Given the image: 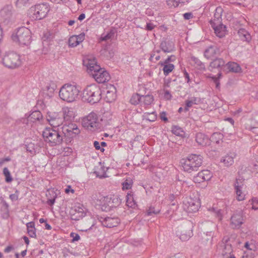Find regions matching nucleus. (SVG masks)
<instances>
[{
    "label": "nucleus",
    "mask_w": 258,
    "mask_h": 258,
    "mask_svg": "<svg viewBox=\"0 0 258 258\" xmlns=\"http://www.w3.org/2000/svg\"><path fill=\"white\" fill-rule=\"evenodd\" d=\"M155 27V25H154L152 23H147L146 29L147 30L151 31Z\"/></svg>",
    "instance_id": "63"
},
{
    "label": "nucleus",
    "mask_w": 258,
    "mask_h": 258,
    "mask_svg": "<svg viewBox=\"0 0 258 258\" xmlns=\"http://www.w3.org/2000/svg\"><path fill=\"white\" fill-rule=\"evenodd\" d=\"M116 89L113 85L110 86V90H107L106 98L107 102H112L116 98L115 95Z\"/></svg>",
    "instance_id": "27"
},
{
    "label": "nucleus",
    "mask_w": 258,
    "mask_h": 258,
    "mask_svg": "<svg viewBox=\"0 0 258 258\" xmlns=\"http://www.w3.org/2000/svg\"><path fill=\"white\" fill-rule=\"evenodd\" d=\"M94 146L95 148V149L97 150H100L102 152H103L104 151V149L103 148L100 147V144L98 141H94Z\"/></svg>",
    "instance_id": "55"
},
{
    "label": "nucleus",
    "mask_w": 258,
    "mask_h": 258,
    "mask_svg": "<svg viewBox=\"0 0 258 258\" xmlns=\"http://www.w3.org/2000/svg\"><path fill=\"white\" fill-rule=\"evenodd\" d=\"M163 66V71L164 75L165 76L168 75L174 68V66L173 64L165 63Z\"/></svg>",
    "instance_id": "36"
},
{
    "label": "nucleus",
    "mask_w": 258,
    "mask_h": 258,
    "mask_svg": "<svg viewBox=\"0 0 258 258\" xmlns=\"http://www.w3.org/2000/svg\"><path fill=\"white\" fill-rule=\"evenodd\" d=\"M189 0H167V4L168 6L177 7L180 3L185 4L188 3Z\"/></svg>",
    "instance_id": "35"
},
{
    "label": "nucleus",
    "mask_w": 258,
    "mask_h": 258,
    "mask_svg": "<svg viewBox=\"0 0 258 258\" xmlns=\"http://www.w3.org/2000/svg\"><path fill=\"white\" fill-rule=\"evenodd\" d=\"M210 24L214 30V32L217 36L219 38L223 37L226 32V27L225 25L220 23H216L215 21H210Z\"/></svg>",
    "instance_id": "13"
},
{
    "label": "nucleus",
    "mask_w": 258,
    "mask_h": 258,
    "mask_svg": "<svg viewBox=\"0 0 258 258\" xmlns=\"http://www.w3.org/2000/svg\"><path fill=\"white\" fill-rule=\"evenodd\" d=\"M193 17V15L191 13H186L183 14V18L185 20H189Z\"/></svg>",
    "instance_id": "60"
},
{
    "label": "nucleus",
    "mask_w": 258,
    "mask_h": 258,
    "mask_svg": "<svg viewBox=\"0 0 258 258\" xmlns=\"http://www.w3.org/2000/svg\"><path fill=\"white\" fill-rule=\"evenodd\" d=\"M80 133L75 124H64L57 128H46L43 132V138L52 146L60 145L63 143L69 144Z\"/></svg>",
    "instance_id": "1"
},
{
    "label": "nucleus",
    "mask_w": 258,
    "mask_h": 258,
    "mask_svg": "<svg viewBox=\"0 0 258 258\" xmlns=\"http://www.w3.org/2000/svg\"><path fill=\"white\" fill-rule=\"evenodd\" d=\"M160 212V210L155 209L154 207H149V209L147 210V215L148 216L152 215L153 214L157 215Z\"/></svg>",
    "instance_id": "45"
},
{
    "label": "nucleus",
    "mask_w": 258,
    "mask_h": 258,
    "mask_svg": "<svg viewBox=\"0 0 258 258\" xmlns=\"http://www.w3.org/2000/svg\"><path fill=\"white\" fill-rule=\"evenodd\" d=\"M142 98V102L146 105H150L153 101L154 98L153 96L147 95L145 96H141Z\"/></svg>",
    "instance_id": "37"
},
{
    "label": "nucleus",
    "mask_w": 258,
    "mask_h": 258,
    "mask_svg": "<svg viewBox=\"0 0 258 258\" xmlns=\"http://www.w3.org/2000/svg\"><path fill=\"white\" fill-rule=\"evenodd\" d=\"M120 223V220L117 217H106L103 221V225L109 228L116 226Z\"/></svg>",
    "instance_id": "22"
},
{
    "label": "nucleus",
    "mask_w": 258,
    "mask_h": 258,
    "mask_svg": "<svg viewBox=\"0 0 258 258\" xmlns=\"http://www.w3.org/2000/svg\"><path fill=\"white\" fill-rule=\"evenodd\" d=\"M130 102L133 105H137L142 102V98L139 94H133L130 99Z\"/></svg>",
    "instance_id": "34"
},
{
    "label": "nucleus",
    "mask_w": 258,
    "mask_h": 258,
    "mask_svg": "<svg viewBox=\"0 0 258 258\" xmlns=\"http://www.w3.org/2000/svg\"><path fill=\"white\" fill-rule=\"evenodd\" d=\"M56 85L54 84H52V85H49L47 86L46 89L48 93L47 94L48 95L49 97L52 96L54 91L55 89Z\"/></svg>",
    "instance_id": "43"
},
{
    "label": "nucleus",
    "mask_w": 258,
    "mask_h": 258,
    "mask_svg": "<svg viewBox=\"0 0 258 258\" xmlns=\"http://www.w3.org/2000/svg\"><path fill=\"white\" fill-rule=\"evenodd\" d=\"M175 59V57L174 55H171L168 56L164 61H160L159 64L161 66L164 65L165 63L170 64L169 62L173 61Z\"/></svg>",
    "instance_id": "47"
},
{
    "label": "nucleus",
    "mask_w": 258,
    "mask_h": 258,
    "mask_svg": "<svg viewBox=\"0 0 258 258\" xmlns=\"http://www.w3.org/2000/svg\"><path fill=\"white\" fill-rule=\"evenodd\" d=\"M193 105V100H187L185 101V106L184 107V111H188V108L191 107Z\"/></svg>",
    "instance_id": "51"
},
{
    "label": "nucleus",
    "mask_w": 258,
    "mask_h": 258,
    "mask_svg": "<svg viewBox=\"0 0 258 258\" xmlns=\"http://www.w3.org/2000/svg\"><path fill=\"white\" fill-rule=\"evenodd\" d=\"M0 204H3L4 208L7 210H8L9 205L5 201L3 197H0Z\"/></svg>",
    "instance_id": "59"
},
{
    "label": "nucleus",
    "mask_w": 258,
    "mask_h": 258,
    "mask_svg": "<svg viewBox=\"0 0 258 258\" xmlns=\"http://www.w3.org/2000/svg\"><path fill=\"white\" fill-rule=\"evenodd\" d=\"M209 210L211 211L215 215V216L219 219V220H222V215L221 212V210L212 208L211 209H209Z\"/></svg>",
    "instance_id": "44"
},
{
    "label": "nucleus",
    "mask_w": 258,
    "mask_h": 258,
    "mask_svg": "<svg viewBox=\"0 0 258 258\" xmlns=\"http://www.w3.org/2000/svg\"><path fill=\"white\" fill-rule=\"evenodd\" d=\"M77 37V39L78 40L79 42L80 43L85 39V33H82L78 35H75Z\"/></svg>",
    "instance_id": "57"
},
{
    "label": "nucleus",
    "mask_w": 258,
    "mask_h": 258,
    "mask_svg": "<svg viewBox=\"0 0 258 258\" xmlns=\"http://www.w3.org/2000/svg\"><path fill=\"white\" fill-rule=\"evenodd\" d=\"M164 97L168 100H169L171 98L172 95L170 93L168 90H164Z\"/></svg>",
    "instance_id": "62"
},
{
    "label": "nucleus",
    "mask_w": 258,
    "mask_h": 258,
    "mask_svg": "<svg viewBox=\"0 0 258 258\" xmlns=\"http://www.w3.org/2000/svg\"><path fill=\"white\" fill-rule=\"evenodd\" d=\"M12 6L7 5L0 11V19L3 22L7 23L9 22L12 15Z\"/></svg>",
    "instance_id": "15"
},
{
    "label": "nucleus",
    "mask_w": 258,
    "mask_h": 258,
    "mask_svg": "<svg viewBox=\"0 0 258 258\" xmlns=\"http://www.w3.org/2000/svg\"><path fill=\"white\" fill-rule=\"evenodd\" d=\"M225 70H228L230 72L239 73L241 71L240 66L236 62H229L225 64Z\"/></svg>",
    "instance_id": "25"
},
{
    "label": "nucleus",
    "mask_w": 258,
    "mask_h": 258,
    "mask_svg": "<svg viewBox=\"0 0 258 258\" xmlns=\"http://www.w3.org/2000/svg\"><path fill=\"white\" fill-rule=\"evenodd\" d=\"M28 2V0H17L16 5L17 7L21 8L24 6Z\"/></svg>",
    "instance_id": "49"
},
{
    "label": "nucleus",
    "mask_w": 258,
    "mask_h": 258,
    "mask_svg": "<svg viewBox=\"0 0 258 258\" xmlns=\"http://www.w3.org/2000/svg\"><path fill=\"white\" fill-rule=\"evenodd\" d=\"M46 196L47 198V204L52 206L55 203V199L57 197V194L53 190H48Z\"/></svg>",
    "instance_id": "29"
},
{
    "label": "nucleus",
    "mask_w": 258,
    "mask_h": 258,
    "mask_svg": "<svg viewBox=\"0 0 258 258\" xmlns=\"http://www.w3.org/2000/svg\"><path fill=\"white\" fill-rule=\"evenodd\" d=\"M238 33L240 37H241V38L242 37L243 35H244V34H246V35H247V38H246V39L250 38V35H249V34L244 29H240L238 31Z\"/></svg>",
    "instance_id": "53"
},
{
    "label": "nucleus",
    "mask_w": 258,
    "mask_h": 258,
    "mask_svg": "<svg viewBox=\"0 0 258 258\" xmlns=\"http://www.w3.org/2000/svg\"><path fill=\"white\" fill-rule=\"evenodd\" d=\"M229 238L228 236H225L222 241L221 246L223 247L222 254L223 256L228 254L230 255L232 251L231 244L229 243Z\"/></svg>",
    "instance_id": "20"
},
{
    "label": "nucleus",
    "mask_w": 258,
    "mask_h": 258,
    "mask_svg": "<svg viewBox=\"0 0 258 258\" xmlns=\"http://www.w3.org/2000/svg\"><path fill=\"white\" fill-rule=\"evenodd\" d=\"M132 184L133 181L131 179H126V180L122 183L123 190L131 188Z\"/></svg>",
    "instance_id": "42"
},
{
    "label": "nucleus",
    "mask_w": 258,
    "mask_h": 258,
    "mask_svg": "<svg viewBox=\"0 0 258 258\" xmlns=\"http://www.w3.org/2000/svg\"><path fill=\"white\" fill-rule=\"evenodd\" d=\"M191 60L195 63V64L197 65V67H199V69L202 70L205 69L204 64L198 58L192 57Z\"/></svg>",
    "instance_id": "41"
},
{
    "label": "nucleus",
    "mask_w": 258,
    "mask_h": 258,
    "mask_svg": "<svg viewBox=\"0 0 258 258\" xmlns=\"http://www.w3.org/2000/svg\"><path fill=\"white\" fill-rule=\"evenodd\" d=\"M3 174L5 176V180L7 182L9 183L13 180L11 173L7 167H5L3 169Z\"/></svg>",
    "instance_id": "39"
},
{
    "label": "nucleus",
    "mask_w": 258,
    "mask_h": 258,
    "mask_svg": "<svg viewBox=\"0 0 258 258\" xmlns=\"http://www.w3.org/2000/svg\"><path fill=\"white\" fill-rule=\"evenodd\" d=\"M82 125L88 129L97 127L98 125V117L94 112H91L82 120Z\"/></svg>",
    "instance_id": "11"
},
{
    "label": "nucleus",
    "mask_w": 258,
    "mask_h": 258,
    "mask_svg": "<svg viewBox=\"0 0 258 258\" xmlns=\"http://www.w3.org/2000/svg\"><path fill=\"white\" fill-rule=\"evenodd\" d=\"M121 203V200L116 197L111 198L108 201L107 206L105 204L102 206L101 209L103 211H109L113 208L118 207Z\"/></svg>",
    "instance_id": "18"
},
{
    "label": "nucleus",
    "mask_w": 258,
    "mask_h": 258,
    "mask_svg": "<svg viewBox=\"0 0 258 258\" xmlns=\"http://www.w3.org/2000/svg\"><path fill=\"white\" fill-rule=\"evenodd\" d=\"M235 156L236 154L234 153H230L223 157L221 161L223 162L225 166L227 167L230 166L234 163V159Z\"/></svg>",
    "instance_id": "24"
},
{
    "label": "nucleus",
    "mask_w": 258,
    "mask_h": 258,
    "mask_svg": "<svg viewBox=\"0 0 258 258\" xmlns=\"http://www.w3.org/2000/svg\"><path fill=\"white\" fill-rule=\"evenodd\" d=\"M63 115L61 112H48L46 116L47 120L52 126V128L61 127L62 126H60V125L63 121Z\"/></svg>",
    "instance_id": "9"
},
{
    "label": "nucleus",
    "mask_w": 258,
    "mask_h": 258,
    "mask_svg": "<svg viewBox=\"0 0 258 258\" xmlns=\"http://www.w3.org/2000/svg\"><path fill=\"white\" fill-rule=\"evenodd\" d=\"M80 91L75 85L66 84L60 89L59 96L60 98L67 102H73L78 98Z\"/></svg>",
    "instance_id": "3"
},
{
    "label": "nucleus",
    "mask_w": 258,
    "mask_h": 258,
    "mask_svg": "<svg viewBox=\"0 0 258 258\" xmlns=\"http://www.w3.org/2000/svg\"><path fill=\"white\" fill-rule=\"evenodd\" d=\"M166 114L165 112H162L160 113V118L162 120H164V121H167L168 120L167 117L166 116Z\"/></svg>",
    "instance_id": "64"
},
{
    "label": "nucleus",
    "mask_w": 258,
    "mask_h": 258,
    "mask_svg": "<svg viewBox=\"0 0 258 258\" xmlns=\"http://www.w3.org/2000/svg\"><path fill=\"white\" fill-rule=\"evenodd\" d=\"M71 237L73 238L72 241L73 242L78 241L80 239V236L78 234L75 233H71Z\"/></svg>",
    "instance_id": "56"
},
{
    "label": "nucleus",
    "mask_w": 258,
    "mask_h": 258,
    "mask_svg": "<svg viewBox=\"0 0 258 258\" xmlns=\"http://www.w3.org/2000/svg\"><path fill=\"white\" fill-rule=\"evenodd\" d=\"M113 33L110 32L106 34L105 36H102L101 37V40L102 41H106L111 38V37L113 36Z\"/></svg>",
    "instance_id": "54"
},
{
    "label": "nucleus",
    "mask_w": 258,
    "mask_h": 258,
    "mask_svg": "<svg viewBox=\"0 0 258 258\" xmlns=\"http://www.w3.org/2000/svg\"><path fill=\"white\" fill-rule=\"evenodd\" d=\"M29 235L31 237H36L35 228L27 229Z\"/></svg>",
    "instance_id": "58"
},
{
    "label": "nucleus",
    "mask_w": 258,
    "mask_h": 258,
    "mask_svg": "<svg viewBox=\"0 0 258 258\" xmlns=\"http://www.w3.org/2000/svg\"><path fill=\"white\" fill-rule=\"evenodd\" d=\"M83 64L87 67L88 74L98 83H104L110 80L108 73L97 64L95 57L92 56L86 57L83 60Z\"/></svg>",
    "instance_id": "2"
},
{
    "label": "nucleus",
    "mask_w": 258,
    "mask_h": 258,
    "mask_svg": "<svg viewBox=\"0 0 258 258\" xmlns=\"http://www.w3.org/2000/svg\"><path fill=\"white\" fill-rule=\"evenodd\" d=\"M11 38L20 45H28L31 40L30 30L25 27H20L13 33Z\"/></svg>",
    "instance_id": "6"
},
{
    "label": "nucleus",
    "mask_w": 258,
    "mask_h": 258,
    "mask_svg": "<svg viewBox=\"0 0 258 258\" xmlns=\"http://www.w3.org/2000/svg\"><path fill=\"white\" fill-rule=\"evenodd\" d=\"M126 203L128 207L133 208H135L137 206L132 191L127 193L126 196Z\"/></svg>",
    "instance_id": "28"
},
{
    "label": "nucleus",
    "mask_w": 258,
    "mask_h": 258,
    "mask_svg": "<svg viewBox=\"0 0 258 258\" xmlns=\"http://www.w3.org/2000/svg\"><path fill=\"white\" fill-rule=\"evenodd\" d=\"M252 209L253 210H257L258 209V200H252Z\"/></svg>",
    "instance_id": "61"
},
{
    "label": "nucleus",
    "mask_w": 258,
    "mask_h": 258,
    "mask_svg": "<svg viewBox=\"0 0 258 258\" xmlns=\"http://www.w3.org/2000/svg\"><path fill=\"white\" fill-rule=\"evenodd\" d=\"M223 138V135L222 134L220 133H214L212 134L211 138L210 139V142H213L217 144H219L222 142V140Z\"/></svg>",
    "instance_id": "31"
},
{
    "label": "nucleus",
    "mask_w": 258,
    "mask_h": 258,
    "mask_svg": "<svg viewBox=\"0 0 258 258\" xmlns=\"http://www.w3.org/2000/svg\"><path fill=\"white\" fill-rule=\"evenodd\" d=\"M196 141L199 145L202 146H206L210 144L209 137L202 133H198L196 134Z\"/></svg>",
    "instance_id": "21"
},
{
    "label": "nucleus",
    "mask_w": 258,
    "mask_h": 258,
    "mask_svg": "<svg viewBox=\"0 0 258 258\" xmlns=\"http://www.w3.org/2000/svg\"><path fill=\"white\" fill-rule=\"evenodd\" d=\"M171 129L172 133L176 136H182V133H183L182 129L178 126L173 125Z\"/></svg>",
    "instance_id": "40"
},
{
    "label": "nucleus",
    "mask_w": 258,
    "mask_h": 258,
    "mask_svg": "<svg viewBox=\"0 0 258 258\" xmlns=\"http://www.w3.org/2000/svg\"><path fill=\"white\" fill-rule=\"evenodd\" d=\"M202 162V156L196 154H192L187 157L186 159H182L180 161V163L184 171L189 173L198 171Z\"/></svg>",
    "instance_id": "4"
},
{
    "label": "nucleus",
    "mask_w": 258,
    "mask_h": 258,
    "mask_svg": "<svg viewBox=\"0 0 258 258\" xmlns=\"http://www.w3.org/2000/svg\"><path fill=\"white\" fill-rule=\"evenodd\" d=\"M69 46L71 47H74L80 44L77 39V37L73 35L70 37L68 40Z\"/></svg>",
    "instance_id": "38"
},
{
    "label": "nucleus",
    "mask_w": 258,
    "mask_h": 258,
    "mask_svg": "<svg viewBox=\"0 0 258 258\" xmlns=\"http://www.w3.org/2000/svg\"><path fill=\"white\" fill-rule=\"evenodd\" d=\"M184 231H178L177 234L179 235V238L182 241L188 240L192 235V230L189 227L187 232L186 233H183Z\"/></svg>",
    "instance_id": "32"
},
{
    "label": "nucleus",
    "mask_w": 258,
    "mask_h": 258,
    "mask_svg": "<svg viewBox=\"0 0 258 258\" xmlns=\"http://www.w3.org/2000/svg\"><path fill=\"white\" fill-rule=\"evenodd\" d=\"M19 192L16 190L15 192L10 195V199L12 201H16L18 199Z\"/></svg>",
    "instance_id": "50"
},
{
    "label": "nucleus",
    "mask_w": 258,
    "mask_h": 258,
    "mask_svg": "<svg viewBox=\"0 0 258 258\" xmlns=\"http://www.w3.org/2000/svg\"><path fill=\"white\" fill-rule=\"evenodd\" d=\"M223 12V9L221 7H217L215 10L214 14V19L211 21H215L216 23H220L221 20V16Z\"/></svg>",
    "instance_id": "33"
},
{
    "label": "nucleus",
    "mask_w": 258,
    "mask_h": 258,
    "mask_svg": "<svg viewBox=\"0 0 258 258\" xmlns=\"http://www.w3.org/2000/svg\"><path fill=\"white\" fill-rule=\"evenodd\" d=\"M2 63L8 69H15L21 65L22 61L19 54L11 51L6 53L3 56Z\"/></svg>",
    "instance_id": "8"
},
{
    "label": "nucleus",
    "mask_w": 258,
    "mask_h": 258,
    "mask_svg": "<svg viewBox=\"0 0 258 258\" xmlns=\"http://www.w3.org/2000/svg\"><path fill=\"white\" fill-rule=\"evenodd\" d=\"M74 211H75L76 212L78 213V214H80L81 215H79V217L83 216L84 210L82 207H80L79 206L75 207L74 208ZM72 212H73V210H72Z\"/></svg>",
    "instance_id": "52"
},
{
    "label": "nucleus",
    "mask_w": 258,
    "mask_h": 258,
    "mask_svg": "<svg viewBox=\"0 0 258 258\" xmlns=\"http://www.w3.org/2000/svg\"><path fill=\"white\" fill-rule=\"evenodd\" d=\"M101 91L95 84L88 86L83 91V99L91 104L99 102L101 99Z\"/></svg>",
    "instance_id": "5"
},
{
    "label": "nucleus",
    "mask_w": 258,
    "mask_h": 258,
    "mask_svg": "<svg viewBox=\"0 0 258 258\" xmlns=\"http://www.w3.org/2000/svg\"><path fill=\"white\" fill-rule=\"evenodd\" d=\"M231 226L233 229H238L243 224V212L242 210L236 211L231 217Z\"/></svg>",
    "instance_id": "12"
},
{
    "label": "nucleus",
    "mask_w": 258,
    "mask_h": 258,
    "mask_svg": "<svg viewBox=\"0 0 258 258\" xmlns=\"http://www.w3.org/2000/svg\"><path fill=\"white\" fill-rule=\"evenodd\" d=\"M145 116L147 119L149 120L150 121H154L157 118V116L155 114V112H152L151 113H145Z\"/></svg>",
    "instance_id": "46"
},
{
    "label": "nucleus",
    "mask_w": 258,
    "mask_h": 258,
    "mask_svg": "<svg viewBox=\"0 0 258 258\" xmlns=\"http://www.w3.org/2000/svg\"><path fill=\"white\" fill-rule=\"evenodd\" d=\"M211 176L209 170H202L199 172L196 176L194 177L193 180L196 183H201L210 179Z\"/></svg>",
    "instance_id": "19"
},
{
    "label": "nucleus",
    "mask_w": 258,
    "mask_h": 258,
    "mask_svg": "<svg viewBox=\"0 0 258 258\" xmlns=\"http://www.w3.org/2000/svg\"><path fill=\"white\" fill-rule=\"evenodd\" d=\"M200 207V202L197 199L187 198L183 202V209L188 213H193L198 211Z\"/></svg>",
    "instance_id": "10"
},
{
    "label": "nucleus",
    "mask_w": 258,
    "mask_h": 258,
    "mask_svg": "<svg viewBox=\"0 0 258 258\" xmlns=\"http://www.w3.org/2000/svg\"><path fill=\"white\" fill-rule=\"evenodd\" d=\"M221 51L219 47L216 44L211 45L206 49L204 52L205 57L208 59H211L220 54Z\"/></svg>",
    "instance_id": "14"
},
{
    "label": "nucleus",
    "mask_w": 258,
    "mask_h": 258,
    "mask_svg": "<svg viewBox=\"0 0 258 258\" xmlns=\"http://www.w3.org/2000/svg\"><path fill=\"white\" fill-rule=\"evenodd\" d=\"M225 62L223 59L221 58H216L209 64L208 69L210 71H213L215 69H217L219 71L222 69L225 70Z\"/></svg>",
    "instance_id": "16"
},
{
    "label": "nucleus",
    "mask_w": 258,
    "mask_h": 258,
    "mask_svg": "<svg viewBox=\"0 0 258 258\" xmlns=\"http://www.w3.org/2000/svg\"><path fill=\"white\" fill-rule=\"evenodd\" d=\"M49 11L47 4H39L32 6L29 10V14L34 20H41L46 17Z\"/></svg>",
    "instance_id": "7"
},
{
    "label": "nucleus",
    "mask_w": 258,
    "mask_h": 258,
    "mask_svg": "<svg viewBox=\"0 0 258 258\" xmlns=\"http://www.w3.org/2000/svg\"><path fill=\"white\" fill-rule=\"evenodd\" d=\"M243 180L236 179L234 183V188L237 200L240 201L244 199L245 195L242 191Z\"/></svg>",
    "instance_id": "17"
},
{
    "label": "nucleus",
    "mask_w": 258,
    "mask_h": 258,
    "mask_svg": "<svg viewBox=\"0 0 258 258\" xmlns=\"http://www.w3.org/2000/svg\"><path fill=\"white\" fill-rule=\"evenodd\" d=\"M30 121L34 122L36 120L39 121L42 119V115L40 111L36 110L28 115Z\"/></svg>",
    "instance_id": "30"
},
{
    "label": "nucleus",
    "mask_w": 258,
    "mask_h": 258,
    "mask_svg": "<svg viewBox=\"0 0 258 258\" xmlns=\"http://www.w3.org/2000/svg\"><path fill=\"white\" fill-rule=\"evenodd\" d=\"M25 117H22L20 119L17 120L16 122L18 124H20L21 122H22L23 124H27L28 123V121H30L29 116L28 115H27V114H25Z\"/></svg>",
    "instance_id": "48"
},
{
    "label": "nucleus",
    "mask_w": 258,
    "mask_h": 258,
    "mask_svg": "<svg viewBox=\"0 0 258 258\" xmlns=\"http://www.w3.org/2000/svg\"><path fill=\"white\" fill-rule=\"evenodd\" d=\"M63 115V120L71 121L74 119L75 116L73 111L71 110L68 108H66L63 109L62 112H61Z\"/></svg>",
    "instance_id": "26"
},
{
    "label": "nucleus",
    "mask_w": 258,
    "mask_h": 258,
    "mask_svg": "<svg viewBox=\"0 0 258 258\" xmlns=\"http://www.w3.org/2000/svg\"><path fill=\"white\" fill-rule=\"evenodd\" d=\"M160 46L164 52H170L174 49V44L172 41L170 40L162 41Z\"/></svg>",
    "instance_id": "23"
}]
</instances>
